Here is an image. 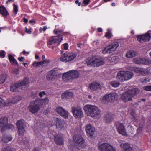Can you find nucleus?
I'll list each match as a JSON object with an SVG mask.
<instances>
[{
    "label": "nucleus",
    "mask_w": 151,
    "mask_h": 151,
    "mask_svg": "<svg viewBox=\"0 0 151 151\" xmlns=\"http://www.w3.org/2000/svg\"><path fill=\"white\" fill-rule=\"evenodd\" d=\"M83 109L88 115L95 119L99 118L100 117L101 110L97 106L91 105H85Z\"/></svg>",
    "instance_id": "obj_1"
},
{
    "label": "nucleus",
    "mask_w": 151,
    "mask_h": 151,
    "mask_svg": "<svg viewBox=\"0 0 151 151\" xmlns=\"http://www.w3.org/2000/svg\"><path fill=\"white\" fill-rule=\"evenodd\" d=\"M139 91L137 88L128 90L122 94L121 99L125 102L132 101V97L137 94Z\"/></svg>",
    "instance_id": "obj_2"
},
{
    "label": "nucleus",
    "mask_w": 151,
    "mask_h": 151,
    "mask_svg": "<svg viewBox=\"0 0 151 151\" xmlns=\"http://www.w3.org/2000/svg\"><path fill=\"white\" fill-rule=\"evenodd\" d=\"M105 63V59L102 58L92 57L87 58L86 63L93 67H99L104 64Z\"/></svg>",
    "instance_id": "obj_3"
},
{
    "label": "nucleus",
    "mask_w": 151,
    "mask_h": 151,
    "mask_svg": "<svg viewBox=\"0 0 151 151\" xmlns=\"http://www.w3.org/2000/svg\"><path fill=\"white\" fill-rule=\"evenodd\" d=\"M40 102L37 100L31 101L28 107L29 111L32 114L37 112L40 109Z\"/></svg>",
    "instance_id": "obj_4"
},
{
    "label": "nucleus",
    "mask_w": 151,
    "mask_h": 151,
    "mask_svg": "<svg viewBox=\"0 0 151 151\" xmlns=\"http://www.w3.org/2000/svg\"><path fill=\"white\" fill-rule=\"evenodd\" d=\"M119 44L118 42H114L105 47L103 50L102 53L104 54H109L115 51L119 46Z\"/></svg>",
    "instance_id": "obj_5"
},
{
    "label": "nucleus",
    "mask_w": 151,
    "mask_h": 151,
    "mask_svg": "<svg viewBox=\"0 0 151 151\" xmlns=\"http://www.w3.org/2000/svg\"><path fill=\"white\" fill-rule=\"evenodd\" d=\"M75 145L79 149L84 148L86 145V143L84 139L80 136L76 135L73 137Z\"/></svg>",
    "instance_id": "obj_6"
},
{
    "label": "nucleus",
    "mask_w": 151,
    "mask_h": 151,
    "mask_svg": "<svg viewBox=\"0 0 151 151\" xmlns=\"http://www.w3.org/2000/svg\"><path fill=\"white\" fill-rule=\"evenodd\" d=\"M77 55L76 53L74 52L64 53L63 54V56L61 57L60 59V61L65 63L70 62L73 60Z\"/></svg>",
    "instance_id": "obj_7"
},
{
    "label": "nucleus",
    "mask_w": 151,
    "mask_h": 151,
    "mask_svg": "<svg viewBox=\"0 0 151 151\" xmlns=\"http://www.w3.org/2000/svg\"><path fill=\"white\" fill-rule=\"evenodd\" d=\"M60 74L58 70L54 69L48 72L46 76V78L48 81H54L58 78Z\"/></svg>",
    "instance_id": "obj_8"
},
{
    "label": "nucleus",
    "mask_w": 151,
    "mask_h": 151,
    "mask_svg": "<svg viewBox=\"0 0 151 151\" xmlns=\"http://www.w3.org/2000/svg\"><path fill=\"white\" fill-rule=\"evenodd\" d=\"M71 112L76 118H81L84 116L82 109L80 107H72L71 108Z\"/></svg>",
    "instance_id": "obj_9"
},
{
    "label": "nucleus",
    "mask_w": 151,
    "mask_h": 151,
    "mask_svg": "<svg viewBox=\"0 0 151 151\" xmlns=\"http://www.w3.org/2000/svg\"><path fill=\"white\" fill-rule=\"evenodd\" d=\"M16 126L18 130L19 134L22 136L25 132V129L26 125L25 121L23 120H20L17 121L16 123Z\"/></svg>",
    "instance_id": "obj_10"
},
{
    "label": "nucleus",
    "mask_w": 151,
    "mask_h": 151,
    "mask_svg": "<svg viewBox=\"0 0 151 151\" xmlns=\"http://www.w3.org/2000/svg\"><path fill=\"white\" fill-rule=\"evenodd\" d=\"M98 149L101 151H116V149L109 143H104L98 145Z\"/></svg>",
    "instance_id": "obj_11"
},
{
    "label": "nucleus",
    "mask_w": 151,
    "mask_h": 151,
    "mask_svg": "<svg viewBox=\"0 0 151 151\" xmlns=\"http://www.w3.org/2000/svg\"><path fill=\"white\" fill-rule=\"evenodd\" d=\"M62 37L59 36H52L49 38L47 43V46L51 47V46L55 44L58 42L62 40Z\"/></svg>",
    "instance_id": "obj_12"
},
{
    "label": "nucleus",
    "mask_w": 151,
    "mask_h": 151,
    "mask_svg": "<svg viewBox=\"0 0 151 151\" xmlns=\"http://www.w3.org/2000/svg\"><path fill=\"white\" fill-rule=\"evenodd\" d=\"M56 111L61 116L64 118H67L69 116V112L64 108L61 107H58L56 108Z\"/></svg>",
    "instance_id": "obj_13"
},
{
    "label": "nucleus",
    "mask_w": 151,
    "mask_h": 151,
    "mask_svg": "<svg viewBox=\"0 0 151 151\" xmlns=\"http://www.w3.org/2000/svg\"><path fill=\"white\" fill-rule=\"evenodd\" d=\"M29 79L26 77L24 78L22 80L19 81L18 83L20 87L22 89H26V87L29 86Z\"/></svg>",
    "instance_id": "obj_14"
},
{
    "label": "nucleus",
    "mask_w": 151,
    "mask_h": 151,
    "mask_svg": "<svg viewBox=\"0 0 151 151\" xmlns=\"http://www.w3.org/2000/svg\"><path fill=\"white\" fill-rule=\"evenodd\" d=\"M55 122L57 128L59 129L62 130H65L66 129V127L64 126V122L60 119L56 118L55 119Z\"/></svg>",
    "instance_id": "obj_15"
},
{
    "label": "nucleus",
    "mask_w": 151,
    "mask_h": 151,
    "mask_svg": "<svg viewBox=\"0 0 151 151\" xmlns=\"http://www.w3.org/2000/svg\"><path fill=\"white\" fill-rule=\"evenodd\" d=\"M151 36L149 33H147L141 35H138L137 36V40L139 42L147 41H149Z\"/></svg>",
    "instance_id": "obj_16"
},
{
    "label": "nucleus",
    "mask_w": 151,
    "mask_h": 151,
    "mask_svg": "<svg viewBox=\"0 0 151 151\" xmlns=\"http://www.w3.org/2000/svg\"><path fill=\"white\" fill-rule=\"evenodd\" d=\"M8 118L6 116H3L0 118V130H4L6 128V125L8 122Z\"/></svg>",
    "instance_id": "obj_17"
},
{
    "label": "nucleus",
    "mask_w": 151,
    "mask_h": 151,
    "mask_svg": "<svg viewBox=\"0 0 151 151\" xmlns=\"http://www.w3.org/2000/svg\"><path fill=\"white\" fill-rule=\"evenodd\" d=\"M86 131L88 136H91L95 132V129L91 125L89 124L86 126Z\"/></svg>",
    "instance_id": "obj_18"
},
{
    "label": "nucleus",
    "mask_w": 151,
    "mask_h": 151,
    "mask_svg": "<svg viewBox=\"0 0 151 151\" xmlns=\"http://www.w3.org/2000/svg\"><path fill=\"white\" fill-rule=\"evenodd\" d=\"M89 88L91 90L94 91L98 89L101 90L102 86L99 83L94 82L89 84Z\"/></svg>",
    "instance_id": "obj_19"
},
{
    "label": "nucleus",
    "mask_w": 151,
    "mask_h": 151,
    "mask_svg": "<svg viewBox=\"0 0 151 151\" xmlns=\"http://www.w3.org/2000/svg\"><path fill=\"white\" fill-rule=\"evenodd\" d=\"M62 78L63 81L66 83L70 82L73 80L71 74L69 71L63 74Z\"/></svg>",
    "instance_id": "obj_20"
},
{
    "label": "nucleus",
    "mask_w": 151,
    "mask_h": 151,
    "mask_svg": "<svg viewBox=\"0 0 151 151\" xmlns=\"http://www.w3.org/2000/svg\"><path fill=\"white\" fill-rule=\"evenodd\" d=\"M117 130L120 134L126 136L127 135L125 126L122 123L119 125L117 127Z\"/></svg>",
    "instance_id": "obj_21"
},
{
    "label": "nucleus",
    "mask_w": 151,
    "mask_h": 151,
    "mask_svg": "<svg viewBox=\"0 0 151 151\" xmlns=\"http://www.w3.org/2000/svg\"><path fill=\"white\" fill-rule=\"evenodd\" d=\"M125 76L124 71H119L117 73L116 78L118 80L123 82L127 81V78Z\"/></svg>",
    "instance_id": "obj_22"
},
{
    "label": "nucleus",
    "mask_w": 151,
    "mask_h": 151,
    "mask_svg": "<svg viewBox=\"0 0 151 151\" xmlns=\"http://www.w3.org/2000/svg\"><path fill=\"white\" fill-rule=\"evenodd\" d=\"M55 140L57 145H62L63 143V139L62 134H57L55 136Z\"/></svg>",
    "instance_id": "obj_23"
},
{
    "label": "nucleus",
    "mask_w": 151,
    "mask_h": 151,
    "mask_svg": "<svg viewBox=\"0 0 151 151\" xmlns=\"http://www.w3.org/2000/svg\"><path fill=\"white\" fill-rule=\"evenodd\" d=\"M120 147L124 151H133L132 148L128 143H122L120 145Z\"/></svg>",
    "instance_id": "obj_24"
},
{
    "label": "nucleus",
    "mask_w": 151,
    "mask_h": 151,
    "mask_svg": "<svg viewBox=\"0 0 151 151\" xmlns=\"http://www.w3.org/2000/svg\"><path fill=\"white\" fill-rule=\"evenodd\" d=\"M71 74L73 80L78 78L79 77V73L77 70H72L69 71Z\"/></svg>",
    "instance_id": "obj_25"
},
{
    "label": "nucleus",
    "mask_w": 151,
    "mask_h": 151,
    "mask_svg": "<svg viewBox=\"0 0 151 151\" xmlns=\"http://www.w3.org/2000/svg\"><path fill=\"white\" fill-rule=\"evenodd\" d=\"M0 13L5 17H6L9 14L7 10L3 6H0Z\"/></svg>",
    "instance_id": "obj_26"
},
{
    "label": "nucleus",
    "mask_w": 151,
    "mask_h": 151,
    "mask_svg": "<svg viewBox=\"0 0 151 151\" xmlns=\"http://www.w3.org/2000/svg\"><path fill=\"white\" fill-rule=\"evenodd\" d=\"M12 138L11 136H3L1 139V141L4 143H7L12 140Z\"/></svg>",
    "instance_id": "obj_27"
},
{
    "label": "nucleus",
    "mask_w": 151,
    "mask_h": 151,
    "mask_svg": "<svg viewBox=\"0 0 151 151\" xmlns=\"http://www.w3.org/2000/svg\"><path fill=\"white\" fill-rule=\"evenodd\" d=\"M19 88L20 87L18 83L13 84L10 86V90L11 91L15 92L19 91Z\"/></svg>",
    "instance_id": "obj_28"
},
{
    "label": "nucleus",
    "mask_w": 151,
    "mask_h": 151,
    "mask_svg": "<svg viewBox=\"0 0 151 151\" xmlns=\"http://www.w3.org/2000/svg\"><path fill=\"white\" fill-rule=\"evenodd\" d=\"M137 55L136 52L134 50H129L126 54V57L128 58H131L136 56Z\"/></svg>",
    "instance_id": "obj_29"
},
{
    "label": "nucleus",
    "mask_w": 151,
    "mask_h": 151,
    "mask_svg": "<svg viewBox=\"0 0 151 151\" xmlns=\"http://www.w3.org/2000/svg\"><path fill=\"white\" fill-rule=\"evenodd\" d=\"M138 70H139L140 74L143 76H146L150 73V70L149 68L146 69H143L141 68H137Z\"/></svg>",
    "instance_id": "obj_30"
},
{
    "label": "nucleus",
    "mask_w": 151,
    "mask_h": 151,
    "mask_svg": "<svg viewBox=\"0 0 151 151\" xmlns=\"http://www.w3.org/2000/svg\"><path fill=\"white\" fill-rule=\"evenodd\" d=\"M73 95L72 92L66 91L62 94L61 97L62 99L67 98L68 97H72Z\"/></svg>",
    "instance_id": "obj_31"
},
{
    "label": "nucleus",
    "mask_w": 151,
    "mask_h": 151,
    "mask_svg": "<svg viewBox=\"0 0 151 151\" xmlns=\"http://www.w3.org/2000/svg\"><path fill=\"white\" fill-rule=\"evenodd\" d=\"M8 58L9 60L12 64H15L17 66L18 65V63L13 56L11 55H9L8 56Z\"/></svg>",
    "instance_id": "obj_32"
},
{
    "label": "nucleus",
    "mask_w": 151,
    "mask_h": 151,
    "mask_svg": "<svg viewBox=\"0 0 151 151\" xmlns=\"http://www.w3.org/2000/svg\"><path fill=\"white\" fill-rule=\"evenodd\" d=\"M110 101L109 94L105 95L102 98V102L104 103H107Z\"/></svg>",
    "instance_id": "obj_33"
},
{
    "label": "nucleus",
    "mask_w": 151,
    "mask_h": 151,
    "mask_svg": "<svg viewBox=\"0 0 151 151\" xmlns=\"http://www.w3.org/2000/svg\"><path fill=\"white\" fill-rule=\"evenodd\" d=\"M124 72L126 77L127 78H126L127 81L131 79L134 75L133 73L130 71H124Z\"/></svg>",
    "instance_id": "obj_34"
},
{
    "label": "nucleus",
    "mask_w": 151,
    "mask_h": 151,
    "mask_svg": "<svg viewBox=\"0 0 151 151\" xmlns=\"http://www.w3.org/2000/svg\"><path fill=\"white\" fill-rule=\"evenodd\" d=\"M109 95L110 101L116 99L118 98V95L115 93H110Z\"/></svg>",
    "instance_id": "obj_35"
},
{
    "label": "nucleus",
    "mask_w": 151,
    "mask_h": 151,
    "mask_svg": "<svg viewBox=\"0 0 151 151\" xmlns=\"http://www.w3.org/2000/svg\"><path fill=\"white\" fill-rule=\"evenodd\" d=\"M106 122L107 123H109L112 122L113 120V117L111 115L108 114L105 117Z\"/></svg>",
    "instance_id": "obj_36"
},
{
    "label": "nucleus",
    "mask_w": 151,
    "mask_h": 151,
    "mask_svg": "<svg viewBox=\"0 0 151 151\" xmlns=\"http://www.w3.org/2000/svg\"><path fill=\"white\" fill-rule=\"evenodd\" d=\"M6 128L4 129V130H3L1 131V132L2 133L4 132V131H5L8 129H11L12 130H13L14 129V127L13 125L10 124H8V123H7V124H6Z\"/></svg>",
    "instance_id": "obj_37"
},
{
    "label": "nucleus",
    "mask_w": 151,
    "mask_h": 151,
    "mask_svg": "<svg viewBox=\"0 0 151 151\" xmlns=\"http://www.w3.org/2000/svg\"><path fill=\"white\" fill-rule=\"evenodd\" d=\"M150 63H151V60L148 58H142L141 64L147 65Z\"/></svg>",
    "instance_id": "obj_38"
},
{
    "label": "nucleus",
    "mask_w": 151,
    "mask_h": 151,
    "mask_svg": "<svg viewBox=\"0 0 151 151\" xmlns=\"http://www.w3.org/2000/svg\"><path fill=\"white\" fill-rule=\"evenodd\" d=\"M6 80V75H0V84H2Z\"/></svg>",
    "instance_id": "obj_39"
},
{
    "label": "nucleus",
    "mask_w": 151,
    "mask_h": 151,
    "mask_svg": "<svg viewBox=\"0 0 151 151\" xmlns=\"http://www.w3.org/2000/svg\"><path fill=\"white\" fill-rule=\"evenodd\" d=\"M109 84L114 87H117L120 84V83L116 81H112L109 83Z\"/></svg>",
    "instance_id": "obj_40"
},
{
    "label": "nucleus",
    "mask_w": 151,
    "mask_h": 151,
    "mask_svg": "<svg viewBox=\"0 0 151 151\" xmlns=\"http://www.w3.org/2000/svg\"><path fill=\"white\" fill-rule=\"evenodd\" d=\"M17 101H18L17 100L16 98H12L10 100L8 101L7 103V105H10L12 104H14Z\"/></svg>",
    "instance_id": "obj_41"
},
{
    "label": "nucleus",
    "mask_w": 151,
    "mask_h": 151,
    "mask_svg": "<svg viewBox=\"0 0 151 151\" xmlns=\"http://www.w3.org/2000/svg\"><path fill=\"white\" fill-rule=\"evenodd\" d=\"M142 58H137L134 59V63L139 64H141Z\"/></svg>",
    "instance_id": "obj_42"
},
{
    "label": "nucleus",
    "mask_w": 151,
    "mask_h": 151,
    "mask_svg": "<svg viewBox=\"0 0 151 151\" xmlns=\"http://www.w3.org/2000/svg\"><path fill=\"white\" fill-rule=\"evenodd\" d=\"M14 149L9 146H7L5 147H3L1 151H13Z\"/></svg>",
    "instance_id": "obj_43"
},
{
    "label": "nucleus",
    "mask_w": 151,
    "mask_h": 151,
    "mask_svg": "<svg viewBox=\"0 0 151 151\" xmlns=\"http://www.w3.org/2000/svg\"><path fill=\"white\" fill-rule=\"evenodd\" d=\"M112 33L111 30L110 29H108L107 30V32L106 33L105 36L106 37H107L108 39H110Z\"/></svg>",
    "instance_id": "obj_44"
},
{
    "label": "nucleus",
    "mask_w": 151,
    "mask_h": 151,
    "mask_svg": "<svg viewBox=\"0 0 151 151\" xmlns=\"http://www.w3.org/2000/svg\"><path fill=\"white\" fill-rule=\"evenodd\" d=\"M150 79L148 78H144L140 79V82L142 83H146L150 81Z\"/></svg>",
    "instance_id": "obj_45"
},
{
    "label": "nucleus",
    "mask_w": 151,
    "mask_h": 151,
    "mask_svg": "<svg viewBox=\"0 0 151 151\" xmlns=\"http://www.w3.org/2000/svg\"><path fill=\"white\" fill-rule=\"evenodd\" d=\"M49 101L48 99L46 97L43 99H42L41 102L42 103V105H45L48 103Z\"/></svg>",
    "instance_id": "obj_46"
},
{
    "label": "nucleus",
    "mask_w": 151,
    "mask_h": 151,
    "mask_svg": "<svg viewBox=\"0 0 151 151\" xmlns=\"http://www.w3.org/2000/svg\"><path fill=\"white\" fill-rule=\"evenodd\" d=\"M6 105L5 102L0 97V108Z\"/></svg>",
    "instance_id": "obj_47"
},
{
    "label": "nucleus",
    "mask_w": 151,
    "mask_h": 151,
    "mask_svg": "<svg viewBox=\"0 0 151 151\" xmlns=\"http://www.w3.org/2000/svg\"><path fill=\"white\" fill-rule=\"evenodd\" d=\"M118 57L116 56H113L112 57H109L108 58V60L109 61L110 63H111L115 62L114 61L115 59H117Z\"/></svg>",
    "instance_id": "obj_48"
},
{
    "label": "nucleus",
    "mask_w": 151,
    "mask_h": 151,
    "mask_svg": "<svg viewBox=\"0 0 151 151\" xmlns=\"http://www.w3.org/2000/svg\"><path fill=\"white\" fill-rule=\"evenodd\" d=\"M13 12L14 13L16 14L18 10V6L17 5H16L15 4L13 5Z\"/></svg>",
    "instance_id": "obj_49"
},
{
    "label": "nucleus",
    "mask_w": 151,
    "mask_h": 151,
    "mask_svg": "<svg viewBox=\"0 0 151 151\" xmlns=\"http://www.w3.org/2000/svg\"><path fill=\"white\" fill-rule=\"evenodd\" d=\"M40 65H42L41 62H34L32 64L33 66L35 67H37Z\"/></svg>",
    "instance_id": "obj_50"
},
{
    "label": "nucleus",
    "mask_w": 151,
    "mask_h": 151,
    "mask_svg": "<svg viewBox=\"0 0 151 151\" xmlns=\"http://www.w3.org/2000/svg\"><path fill=\"white\" fill-rule=\"evenodd\" d=\"M143 88L145 91H151V85L144 86Z\"/></svg>",
    "instance_id": "obj_51"
},
{
    "label": "nucleus",
    "mask_w": 151,
    "mask_h": 151,
    "mask_svg": "<svg viewBox=\"0 0 151 151\" xmlns=\"http://www.w3.org/2000/svg\"><path fill=\"white\" fill-rule=\"evenodd\" d=\"M19 72V70L18 68H16L12 71V73L14 74H17Z\"/></svg>",
    "instance_id": "obj_52"
},
{
    "label": "nucleus",
    "mask_w": 151,
    "mask_h": 151,
    "mask_svg": "<svg viewBox=\"0 0 151 151\" xmlns=\"http://www.w3.org/2000/svg\"><path fill=\"white\" fill-rule=\"evenodd\" d=\"M5 52L2 50L0 51V56L2 58H4L5 56Z\"/></svg>",
    "instance_id": "obj_53"
},
{
    "label": "nucleus",
    "mask_w": 151,
    "mask_h": 151,
    "mask_svg": "<svg viewBox=\"0 0 151 151\" xmlns=\"http://www.w3.org/2000/svg\"><path fill=\"white\" fill-rule=\"evenodd\" d=\"M46 94L45 92V91H42L40 92L39 93V95L40 97H42L44 95Z\"/></svg>",
    "instance_id": "obj_54"
},
{
    "label": "nucleus",
    "mask_w": 151,
    "mask_h": 151,
    "mask_svg": "<svg viewBox=\"0 0 151 151\" xmlns=\"http://www.w3.org/2000/svg\"><path fill=\"white\" fill-rule=\"evenodd\" d=\"M90 0H83V3L85 6L87 5L89 3Z\"/></svg>",
    "instance_id": "obj_55"
},
{
    "label": "nucleus",
    "mask_w": 151,
    "mask_h": 151,
    "mask_svg": "<svg viewBox=\"0 0 151 151\" xmlns=\"http://www.w3.org/2000/svg\"><path fill=\"white\" fill-rule=\"evenodd\" d=\"M64 49L65 50H66L68 48V45L67 43H65L63 44Z\"/></svg>",
    "instance_id": "obj_56"
},
{
    "label": "nucleus",
    "mask_w": 151,
    "mask_h": 151,
    "mask_svg": "<svg viewBox=\"0 0 151 151\" xmlns=\"http://www.w3.org/2000/svg\"><path fill=\"white\" fill-rule=\"evenodd\" d=\"M18 60L19 61L21 62H23L24 60V57H19L18 58Z\"/></svg>",
    "instance_id": "obj_57"
},
{
    "label": "nucleus",
    "mask_w": 151,
    "mask_h": 151,
    "mask_svg": "<svg viewBox=\"0 0 151 151\" xmlns=\"http://www.w3.org/2000/svg\"><path fill=\"white\" fill-rule=\"evenodd\" d=\"M41 63L42 64H45L46 63H48L49 62V61L48 60H43L42 62H41Z\"/></svg>",
    "instance_id": "obj_58"
},
{
    "label": "nucleus",
    "mask_w": 151,
    "mask_h": 151,
    "mask_svg": "<svg viewBox=\"0 0 151 151\" xmlns=\"http://www.w3.org/2000/svg\"><path fill=\"white\" fill-rule=\"evenodd\" d=\"M130 2H129V0H126L124 4L125 6H127L128 4L130 3Z\"/></svg>",
    "instance_id": "obj_59"
},
{
    "label": "nucleus",
    "mask_w": 151,
    "mask_h": 151,
    "mask_svg": "<svg viewBox=\"0 0 151 151\" xmlns=\"http://www.w3.org/2000/svg\"><path fill=\"white\" fill-rule=\"evenodd\" d=\"M14 1V0H7V1H6V4H8L9 3L11 2H13Z\"/></svg>",
    "instance_id": "obj_60"
},
{
    "label": "nucleus",
    "mask_w": 151,
    "mask_h": 151,
    "mask_svg": "<svg viewBox=\"0 0 151 151\" xmlns=\"http://www.w3.org/2000/svg\"><path fill=\"white\" fill-rule=\"evenodd\" d=\"M43 31H45L47 29V27L46 26H43Z\"/></svg>",
    "instance_id": "obj_61"
},
{
    "label": "nucleus",
    "mask_w": 151,
    "mask_h": 151,
    "mask_svg": "<svg viewBox=\"0 0 151 151\" xmlns=\"http://www.w3.org/2000/svg\"><path fill=\"white\" fill-rule=\"evenodd\" d=\"M31 29H29L28 30H27V29H26V32L27 33L30 34L31 33Z\"/></svg>",
    "instance_id": "obj_62"
},
{
    "label": "nucleus",
    "mask_w": 151,
    "mask_h": 151,
    "mask_svg": "<svg viewBox=\"0 0 151 151\" xmlns=\"http://www.w3.org/2000/svg\"><path fill=\"white\" fill-rule=\"evenodd\" d=\"M97 31L99 32H101L102 31V29L101 28H98L97 29Z\"/></svg>",
    "instance_id": "obj_63"
},
{
    "label": "nucleus",
    "mask_w": 151,
    "mask_h": 151,
    "mask_svg": "<svg viewBox=\"0 0 151 151\" xmlns=\"http://www.w3.org/2000/svg\"><path fill=\"white\" fill-rule=\"evenodd\" d=\"M32 151H40V150L36 148H35Z\"/></svg>",
    "instance_id": "obj_64"
}]
</instances>
